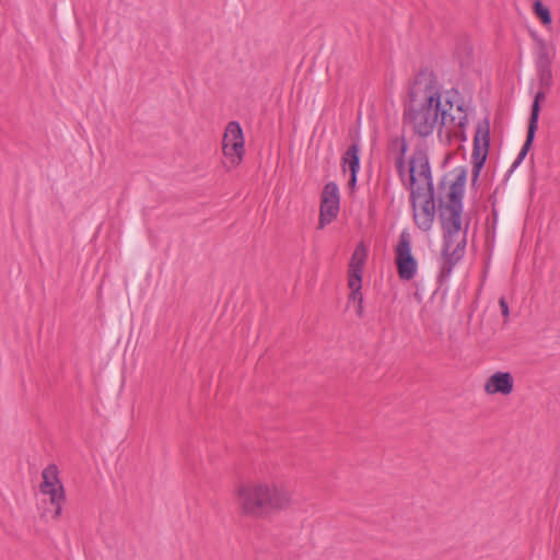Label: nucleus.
<instances>
[{
  "instance_id": "nucleus-16",
  "label": "nucleus",
  "mask_w": 560,
  "mask_h": 560,
  "mask_svg": "<svg viewBox=\"0 0 560 560\" xmlns=\"http://www.w3.org/2000/svg\"><path fill=\"white\" fill-rule=\"evenodd\" d=\"M534 13L544 25H550L552 22L549 9L539 0L534 2Z\"/></svg>"
},
{
  "instance_id": "nucleus-2",
  "label": "nucleus",
  "mask_w": 560,
  "mask_h": 560,
  "mask_svg": "<svg viewBox=\"0 0 560 560\" xmlns=\"http://www.w3.org/2000/svg\"><path fill=\"white\" fill-rule=\"evenodd\" d=\"M233 499L238 513L247 518L279 514L294 503L293 491L288 485L262 478L238 480L233 488Z\"/></svg>"
},
{
  "instance_id": "nucleus-7",
  "label": "nucleus",
  "mask_w": 560,
  "mask_h": 560,
  "mask_svg": "<svg viewBox=\"0 0 560 560\" xmlns=\"http://www.w3.org/2000/svg\"><path fill=\"white\" fill-rule=\"evenodd\" d=\"M395 262L400 279L409 281L416 276L418 262L411 253V238L408 232L399 235L395 249Z\"/></svg>"
},
{
  "instance_id": "nucleus-10",
  "label": "nucleus",
  "mask_w": 560,
  "mask_h": 560,
  "mask_svg": "<svg viewBox=\"0 0 560 560\" xmlns=\"http://www.w3.org/2000/svg\"><path fill=\"white\" fill-rule=\"evenodd\" d=\"M514 390V377L512 373L495 371L483 383V392L488 396H510Z\"/></svg>"
},
{
  "instance_id": "nucleus-6",
  "label": "nucleus",
  "mask_w": 560,
  "mask_h": 560,
  "mask_svg": "<svg viewBox=\"0 0 560 560\" xmlns=\"http://www.w3.org/2000/svg\"><path fill=\"white\" fill-rule=\"evenodd\" d=\"M39 492L40 494L48 497L52 506L51 517L54 520H58L62 513L65 490L59 479V470L56 465H49L43 470Z\"/></svg>"
},
{
  "instance_id": "nucleus-4",
  "label": "nucleus",
  "mask_w": 560,
  "mask_h": 560,
  "mask_svg": "<svg viewBox=\"0 0 560 560\" xmlns=\"http://www.w3.org/2000/svg\"><path fill=\"white\" fill-rule=\"evenodd\" d=\"M466 185V173L460 171L451 183L441 205L443 228V256L450 265L457 262L464 255L467 244L469 222L462 215V199Z\"/></svg>"
},
{
  "instance_id": "nucleus-17",
  "label": "nucleus",
  "mask_w": 560,
  "mask_h": 560,
  "mask_svg": "<svg viewBox=\"0 0 560 560\" xmlns=\"http://www.w3.org/2000/svg\"><path fill=\"white\" fill-rule=\"evenodd\" d=\"M551 82V71L549 69L544 70L540 73V84L544 88H548Z\"/></svg>"
},
{
  "instance_id": "nucleus-3",
  "label": "nucleus",
  "mask_w": 560,
  "mask_h": 560,
  "mask_svg": "<svg viewBox=\"0 0 560 560\" xmlns=\"http://www.w3.org/2000/svg\"><path fill=\"white\" fill-rule=\"evenodd\" d=\"M395 164L402 183L410 190L415 222L421 230H430L434 221L435 205L427 152L419 148L407 163L400 156Z\"/></svg>"
},
{
  "instance_id": "nucleus-21",
  "label": "nucleus",
  "mask_w": 560,
  "mask_h": 560,
  "mask_svg": "<svg viewBox=\"0 0 560 560\" xmlns=\"http://www.w3.org/2000/svg\"><path fill=\"white\" fill-rule=\"evenodd\" d=\"M405 151H406V145H405V144H402V145H401V153H405Z\"/></svg>"
},
{
  "instance_id": "nucleus-13",
  "label": "nucleus",
  "mask_w": 560,
  "mask_h": 560,
  "mask_svg": "<svg viewBox=\"0 0 560 560\" xmlns=\"http://www.w3.org/2000/svg\"><path fill=\"white\" fill-rule=\"evenodd\" d=\"M368 256V248L363 243H360L354 248V252L351 256L349 267L363 269Z\"/></svg>"
},
{
  "instance_id": "nucleus-14",
  "label": "nucleus",
  "mask_w": 560,
  "mask_h": 560,
  "mask_svg": "<svg viewBox=\"0 0 560 560\" xmlns=\"http://www.w3.org/2000/svg\"><path fill=\"white\" fill-rule=\"evenodd\" d=\"M545 92L538 91L535 94L534 102L532 105V112L529 117V126L537 127L538 128V118H539V112H540V102L545 100Z\"/></svg>"
},
{
  "instance_id": "nucleus-20",
  "label": "nucleus",
  "mask_w": 560,
  "mask_h": 560,
  "mask_svg": "<svg viewBox=\"0 0 560 560\" xmlns=\"http://www.w3.org/2000/svg\"><path fill=\"white\" fill-rule=\"evenodd\" d=\"M357 305V313L359 314V301H352Z\"/></svg>"
},
{
  "instance_id": "nucleus-11",
  "label": "nucleus",
  "mask_w": 560,
  "mask_h": 560,
  "mask_svg": "<svg viewBox=\"0 0 560 560\" xmlns=\"http://www.w3.org/2000/svg\"><path fill=\"white\" fill-rule=\"evenodd\" d=\"M359 145L353 143L348 148L343 158H342V170L343 173H349V187L353 189L357 183V174L360 168V159H359Z\"/></svg>"
},
{
  "instance_id": "nucleus-19",
  "label": "nucleus",
  "mask_w": 560,
  "mask_h": 560,
  "mask_svg": "<svg viewBox=\"0 0 560 560\" xmlns=\"http://www.w3.org/2000/svg\"><path fill=\"white\" fill-rule=\"evenodd\" d=\"M362 271H363V269L349 267L348 277L349 278L360 277L362 279Z\"/></svg>"
},
{
  "instance_id": "nucleus-18",
  "label": "nucleus",
  "mask_w": 560,
  "mask_h": 560,
  "mask_svg": "<svg viewBox=\"0 0 560 560\" xmlns=\"http://www.w3.org/2000/svg\"><path fill=\"white\" fill-rule=\"evenodd\" d=\"M499 304H500V307H501L502 315L504 317H509L510 312H509V306H508V303H506L505 299H503V298L500 299Z\"/></svg>"
},
{
  "instance_id": "nucleus-15",
  "label": "nucleus",
  "mask_w": 560,
  "mask_h": 560,
  "mask_svg": "<svg viewBox=\"0 0 560 560\" xmlns=\"http://www.w3.org/2000/svg\"><path fill=\"white\" fill-rule=\"evenodd\" d=\"M536 130H537V127H533V126L528 125L526 141L523 144V147L517 155V159L514 162V166L522 163V161L525 159V156H526L527 152L529 151L530 145L533 143Z\"/></svg>"
},
{
  "instance_id": "nucleus-8",
  "label": "nucleus",
  "mask_w": 560,
  "mask_h": 560,
  "mask_svg": "<svg viewBox=\"0 0 560 560\" xmlns=\"http://www.w3.org/2000/svg\"><path fill=\"white\" fill-rule=\"evenodd\" d=\"M490 122L483 119L478 122L474 137V149L471 154L472 179L476 180L485 165L489 152Z\"/></svg>"
},
{
  "instance_id": "nucleus-5",
  "label": "nucleus",
  "mask_w": 560,
  "mask_h": 560,
  "mask_svg": "<svg viewBox=\"0 0 560 560\" xmlns=\"http://www.w3.org/2000/svg\"><path fill=\"white\" fill-rule=\"evenodd\" d=\"M222 153L224 166L228 170L236 168L243 162L245 155V138L241 125L230 121L222 138Z\"/></svg>"
},
{
  "instance_id": "nucleus-1",
  "label": "nucleus",
  "mask_w": 560,
  "mask_h": 560,
  "mask_svg": "<svg viewBox=\"0 0 560 560\" xmlns=\"http://www.w3.org/2000/svg\"><path fill=\"white\" fill-rule=\"evenodd\" d=\"M411 107L407 120L421 137L431 135L441 126L463 128L466 117L459 105L455 106L448 93H443L431 73H420L410 90Z\"/></svg>"
},
{
  "instance_id": "nucleus-9",
  "label": "nucleus",
  "mask_w": 560,
  "mask_h": 560,
  "mask_svg": "<svg viewBox=\"0 0 560 560\" xmlns=\"http://www.w3.org/2000/svg\"><path fill=\"white\" fill-rule=\"evenodd\" d=\"M340 195L335 183H328L323 190L319 210L318 228L323 229L331 223L339 213Z\"/></svg>"
},
{
  "instance_id": "nucleus-12",
  "label": "nucleus",
  "mask_w": 560,
  "mask_h": 560,
  "mask_svg": "<svg viewBox=\"0 0 560 560\" xmlns=\"http://www.w3.org/2000/svg\"><path fill=\"white\" fill-rule=\"evenodd\" d=\"M348 285L350 289L349 301H359V316L363 314V296L361 294L362 280L360 277L349 278Z\"/></svg>"
}]
</instances>
